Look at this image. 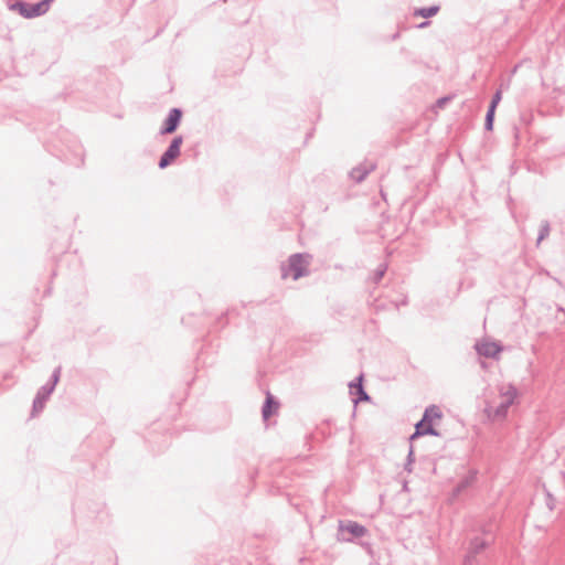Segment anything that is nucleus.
I'll return each instance as SVG.
<instances>
[{
	"label": "nucleus",
	"mask_w": 565,
	"mask_h": 565,
	"mask_svg": "<svg viewBox=\"0 0 565 565\" xmlns=\"http://www.w3.org/2000/svg\"><path fill=\"white\" fill-rule=\"evenodd\" d=\"M447 100H449V98H448V97L440 98V99L438 100V104H440V105H441V104H445Z\"/></svg>",
	"instance_id": "nucleus-27"
},
{
	"label": "nucleus",
	"mask_w": 565,
	"mask_h": 565,
	"mask_svg": "<svg viewBox=\"0 0 565 565\" xmlns=\"http://www.w3.org/2000/svg\"><path fill=\"white\" fill-rule=\"evenodd\" d=\"M183 143L182 136H175L170 142L167 150L162 153L159 159L158 166L160 169L169 167L181 153V146Z\"/></svg>",
	"instance_id": "nucleus-5"
},
{
	"label": "nucleus",
	"mask_w": 565,
	"mask_h": 565,
	"mask_svg": "<svg viewBox=\"0 0 565 565\" xmlns=\"http://www.w3.org/2000/svg\"><path fill=\"white\" fill-rule=\"evenodd\" d=\"M363 374L359 375L355 381L351 382L349 384L350 393L352 395H356L355 398H353L354 405H356L360 402H367L370 401V395L365 392L363 384Z\"/></svg>",
	"instance_id": "nucleus-9"
},
{
	"label": "nucleus",
	"mask_w": 565,
	"mask_h": 565,
	"mask_svg": "<svg viewBox=\"0 0 565 565\" xmlns=\"http://www.w3.org/2000/svg\"><path fill=\"white\" fill-rule=\"evenodd\" d=\"M494 542L492 529L483 524L480 527V533L476 534L469 540L467 552L463 557V565H478V557Z\"/></svg>",
	"instance_id": "nucleus-1"
},
{
	"label": "nucleus",
	"mask_w": 565,
	"mask_h": 565,
	"mask_svg": "<svg viewBox=\"0 0 565 565\" xmlns=\"http://www.w3.org/2000/svg\"><path fill=\"white\" fill-rule=\"evenodd\" d=\"M510 406H511V404H509L505 401H502L495 407H493L490 404H487V406L484 408V414L487 415L488 419H490L491 422L501 420L507 417Z\"/></svg>",
	"instance_id": "nucleus-8"
},
{
	"label": "nucleus",
	"mask_w": 565,
	"mask_h": 565,
	"mask_svg": "<svg viewBox=\"0 0 565 565\" xmlns=\"http://www.w3.org/2000/svg\"><path fill=\"white\" fill-rule=\"evenodd\" d=\"M60 376H61V366L56 367L53 371L50 381L39 388L35 397L33 399V406H32V415L33 416L43 411L46 401L49 399V397L53 393L57 382L60 381Z\"/></svg>",
	"instance_id": "nucleus-3"
},
{
	"label": "nucleus",
	"mask_w": 565,
	"mask_h": 565,
	"mask_svg": "<svg viewBox=\"0 0 565 565\" xmlns=\"http://www.w3.org/2000/svg\"><path fill=\"white\" fill-rule=\"evenodd\" d=\"M7 7L10 11L18 12L24 19H33L45 14L42 9H36L38 3L30 4L20 0H8Z\"/></svg>",
	"instance_id": "nucleus-4"
},
{
	"label": "nucleus",
	"mask_w": 565,
	"mask_h": 565,
	"mask_svg": "<svg viewBox=\"0 0 565 565\" xmlns=\"http://www.w3.org/2000/svg\"><path fill=\"white\" fill-rule=\"evenodd\" d=\"M476 350L479 355L486 356V358H497V355L501 351V347L498 345L495 342H482L476 344Z\"/></svg>",
	"instance_id": "nucleus-10"
},
{
	"label": "nucleus",
	"mask_w": 565,
	"mask_h": 565,
	"mask_svg": "<svg viewBox=\"0 0 565 565\" xmlns=\"http://www.w3.org/2000/svg\"><path fill=\"white\" fill-rule=\"evenodd\" d=\"M339 529L347 531L353 537H362L367 533V529L355 521H348L345 524L340 522Z\"/></svg>",
	"instance_id": "nucleus-11"
},
{
	"label": "nucleus",
	"mask_w": 565,
	"mask_h": 565,
	"mask_svg": "<svg viewBox=\"0 0 565 565\" xmlns=\"http://www.w3.org/2000/svg\"><path fill=\"white\" fill-rule=\"evenodd\" d=\"M439 10H440L439 6H430V7L416 9L414 14L423 17V18H431V17L436 15L439 12Z\"/></svg>",
	"instance_id": "nucleus-16"
},
{
	"label": "nucleus",
	"mask_w": 565,
	"mask_h": 565,
	"mask_svg": "<svg viewBox=\"0 0 565 565\" xmlns=\"http://www.w3.org/2000/svg\"><path fill=\"white\" fill-rule=\"evenodd\" d=\"M375 168L374 161L365 160L350 171V178L356 183H361Z\"/></svg>",
	"instance_id": "nucleus-7"
},
{
	"label": "nucleus",
	"mask_w": 565,
	"mask_h": 565,
	"mask_svg": "<svg viewBox=\"0 0 565 565\" xmlns=\"http://www.w3.org/2000/svg\"><path fill=\"white\" fill-rule=\"evenodd\" d=\"M501 97H502V95H501V90H497V92L494 93V95L492 96V99H491V103H490L489 107H492V108L495 110V109H497L498 104H499V103H500V100H501Z\"/></svg>",
	"instance_id": "nucleus-22"
},
{
	"label": "nucleus",
	"mask_w": 565,
	"mask_h": 565,
	"mask_svg": "<svg viewBox=\"0 0 565 565\" xmlns=\"http://www.w3.org/2000/svg\"><path fill=\"white\" fill-rule=\"evenodd\" d=\"M424 435L439 436V433L434 428L433 424L419 420L415 425V433L411 436V440Z\"/></svg>",
	"instance_id": "nucleus-12"
},
{
	"label": "nucleus",
	"mask_w": 565,
	"mask_h": 565,
	"mask_svg": "<svg viewBox=\"0 0 565 565\" xmlns=\"http://www.w3.org/2000/svg\"><path fill=\"white\" fill-rule=\"evenodd\" d=\"M551 226L548 221H543L541 223V228L537 236V244H540L544 238L550 235Z\"/></svg>",
	"instance_id": "nucleus-18"
},
{
	"label": "nucleus",
	"mask_w": 565,
	"mask_h": 565,
	"mask_svg": "<svg viewBox=\"0 0 565 565\" xmlns=\"http://www.w3.org/2000/svg\"><path fill=\"white\" fill-rule=\"evenodd\" d=\"M426 412L429 413V417L431 420L440 419L443 417V412L437 405H429L426 407Z\"/></svg>",
	"instance_id": "nucleus-19"
},
{
	"label": "nucleus",
	"mask_w": 565,
	"mask_h": 565,
	"mask_svg": "<svg viewBox=\"0 0 565 565\" xmlns=\"http://www.w3.org/2000/svg\"><path fill=\"white\" fill-rule=\"evenodd\" d=\"M500 396L503 398V401L508 402L509 404H513L515 398L518 397V390L512 384L502 385L499 388Z\"/></svg>",
	"instance_id": "nucleus-13"
},
{
	"label": "nucleus",
	"mask_w": 565,
	"mask_h": 565,
	"mask_svg": "<svg viewBox=\"0 0 565 565\" xmlns=\"http://www.w3.org/2000/svg\"><path fill=\"white\" fill-rule=\"evenodd\" d=\"M414 461H415L414 450H413V447L411 446L408 455H407V462L405 463V470L411 472L412 471V465L414 463Z\"/></svg>",
	"instance_id": "nucleus-21"
},
{
	"label": "nucleus",
	"mask_w": 565,
	"mask_h": 565,
	"mask_svg": "<svg viewBox=\"0 0 565 565\" xmlns=\"http://www.w3.org/2000/svg\"><path fill=\"white\" fill-rule=\"evenodd\" d=\"M427 24H428V22H423V23L420 24V26L423 28V26H426Z\"/></svg>",
	"instance_id": "nucleus-28"
},
{
	"label": "nucleus",
	"mask_w": 565,
	"mask_h": 565,
	"mask_svg": "<svg viewBox=\"0 0 565 565\" xmlns=\"http://www.w3.org/2000/svg\"><path fill=\"white\" fill-rule=\"evenodd\" d=\"M278 405L279 404L275 401L274 396L268 393L262 408L264 419H268L273 415L274 411L278 408Z\"/></svg>",
	"instance_id": "nucleus-14"
},
{
	"label": "nucleus",
	"mask_w": 565,
	"mask_h": 565,
	"mask_svg": "<svg viewBox=\"0 0 565 565\" xmlns=\"http://www.w3.org/2000/svg\"><path fill=\"white\" fill-rule=\"evenodd\" d=\"M476 479V473L470 472L467 477H465L462 480L458 482V484L452 490V495L458 497L466 489H468L472 482Z\"/></svg>",
	"instance_id": "nucleus-15"
},
{
	"label": "nucleus",
	"mask_w": 565,
	"mask_h": 565,
	"mask_svg": "<svg viewBox=\"0 0 565 565\" xmlns=\"http://www.w3.org/2000/svg\"><path fill=\"white\" fill-rule=\"evenodd\" d=\"M312 256L308 253H296L289 256L288 264L281 266V277L291 276L294 280L309 275Z\"/></svg>",
	"instance_id": "nucleus-2"
},
{
	"label": "nucleus",
	"mask_w": 565,
	"mask_h": 565,
	"mask_svg": "<svg viewBox=\"0 0 565 565\" xmlns=\"http://www.w3.org/2000/svg\"><path fill=\"white\" fill-rule=\"evenodd\" d=\"M54 0H41L40 2H38V8L36 9H42L44 11V13H46V12H49L51 3Z\"/></svg>",
	"instance_id": "nucleus-23"
},
{
	"label": "nucleus",
	"mask_w": 565,
	"mask_h": 565,
	"mask_svg": "<svg viewBox=\"0 0 565 565\" xmlns=\"http://www.w3.org/2000/svg\"><path fill=\"white\" fill-rule=\"evenodd\" d=\"M495 110L492 107H488L484 118V129L491 131L493 129Z\"/></svg>",
	"instance_id": "nucleus-17"
},
{
	"label": "nucleus",
	"mask_w": 565,
	"mask_h": 565,
	"mask_svg": "<svg viewBox=\"0 0 565 565\" xmlns=\"http://www.w3.org/2000/svg\"><path fill=\"white\" fill-rule=\"evenodd\" d=\"M182 119L181 108H171L168 117L164 119L162 127L160 128V135L173 134L180 126Z\"/></svg>",
	"instance_id": "nucleus-6"
},
{
	"label": "nucleus",
	"mask_w": 565,
	"mask_h": 565,
	"mask_svg": "<svg viewBox=\"0 0 565 565\" xmlns=\"http://www.w3.org/2000/svg\"><path fill=\"white\" fill-rule=\"evenodd\" d=\"M386 269H387V266L385 264H381L376 271L374 273V277H373V280L375 284H379L381 281V279L384 277L385 273H386Z\"/></svg>",
	"instance_id": "nucleus-20"
},
{
	"label": "nucleus",
	"mask_w": 565,
	"mask_h": 565,
	"mask_svg": "<svg viewBox=\"0 0 565 565\" xmlns=\"http://www.w3.org/2000/svg\"><path fill=\"white\" fill-rule=\"evenodd\" d=\"M420 422L431 424V422H433V420H431V419H430V417H429V413H427V412L425 411V412H424V414H423V417H422Z\"/></svg>",
	"instance_id": "nucleus-26"
},
{
	"label": "nucleus",
	"mask_w": 565,
	"mask_h": 565,
	"mask_svg": "<svg viewBox=\"0 0 565 565\" xmlns=\"http://www.w3.org/2000/svg\"><path fill=\"white\" fill-rule=\"evenodd\" d=\"M556 499L550 493L546 492V505L552 511L555 508Z\"/></svg>",
	"instance_id": "nucleus-25"
},
{
	"label": "nucleus",
	"mask_w": 565,
	"mask_h": 565,
	"mask_svg": "<svg viewBox=\"0 0 565 565\" xmlns=\"http://www.w3.org/2000/svg\"><path fill=\"white\" fill-rule=\"evenodd\" d=\"M54 0H41L40 2H38V8L36 9H42L44 11V13H46V12H49L51 3Z\"/></svg>",
	"instance_id": "nucleus-24"
}]
</instances>
